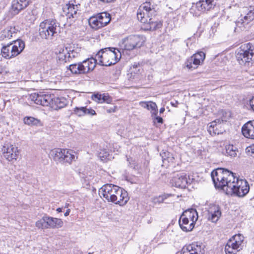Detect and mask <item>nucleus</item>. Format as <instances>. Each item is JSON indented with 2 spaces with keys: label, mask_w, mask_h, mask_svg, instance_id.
Masks as SVG:
<instances>
[{
  "label": "nucleus",
  "mask_w": 254,
  "mask_h": 254,
  "mask_svg": "<svg viewBox=\"0 0 254 254\" xmlns=\"http://www.w3.org/2000/svg\"><path fill=\"white\" fill-rule=\"evenodd\" d=\"M211 175L215 187L223 190L228 195L244 197L250 190L246 180L239 179L228 170L218 168L213 170Z\"/></svg>",
  "instance_id": "f257e3e1"
},
{
  "label": "nucleus",
  "mask_w": 254,
  "mask_h": 254,
  "mask_svg": "<svg viewBox=\"0 0 254 254\" xmlns=\"http://www.w3.org/2000/svg\"><path fill=\"white\" fill-rule=\"evenodd\" d=\"M156 14V11L154 6L150 1H146L138 8L137 17L141 22L148 25L147 29L154 31L162 26L160 21L153 20V17Z\"/></svg>",
  "instance_id": "f03ea898"
},
{
  "label": "nucleus",
  "mask_w": 254,
  "mask_h": 254,
  "mask_svg": "<svg viewBox=\"0 0 254 254\" xmlns=\"http://www.w3.org/2000/svg\"><path fill=\"white\" fill-rule=\"evenodd\" d=\"M99 64L103 66H111L116 64L121 58L120 51L114 48H106L100 50L95 56Z\"/></svg>",
  "instance_id": "7ed1b4c3"
},
{
  "label": "nucleus",
  "mask_w": 254,
  "mask_h": 254,
  "mask_svg": "<svg viewBox=\"0 0 254 254\" xmlns=\"http://www.w3.org/2000/svg\"><path fill=\"white\" fill-rule=\"evenodd\" d=\"M236 58L241 65L254 61V46L249 43L242 45L236 52Z\"/></svg>",
  "instance_id": "20e7f679"
},
{
  "label": "nucleus",
  "mask_w": 254,
  "mask_h": 254,
  "mask_svg": "<svg viewBox=\"0 0 254 254\" xmlns=\"http://www.w3.org/2000/svg\"><path fill=\"white\" fill-rule=\"evenodd\" d=\"M25 48V43L21 39L13 41L3 46L1 50L2 56L6 59L13 58L20 54Z\"/></svg>",
  "instance_id": "39448f33"
},
{
  "label": "nucleus",
  "mask_w": 254,
  "mask_h": 254,
  "mask_svg": "<svg viewBox=\"0 0 254 254\" xmlns=\"http://www.w3.org/2000/svg\"><path fill=\"white\" fill-rule=\"evenodd\" d=\"M97 62L96 58H88L82 62L69 65L68 69L75 74H86L94 70Z\"/></svg>",
  "instance_id": "423d86ee"
},
{
  "label": "nucleus",
  "mask_w": 254,
  "mask_h": 254,
  "mask_svg": "<svg viewBox=\"0 0 254 254\" xmlns=\"http://www.w3.org/2000/svg\"><path fill=\"white\" fill-rule=\"evenodd\" d=\"M59 23L55 19H47L40 24L39 33L42 38L52 39L57 35Z\"/></svg>",
  "instance_id": "0eeeda50"
},
{
  "label": "nucleus",
  "mask_w": 254,
  "mask_h": 254,
  "mask_svg": "<svg viewBox=\"0 0 254 254\" xmlns=\"http://www.w3.org/2000/svg\"><path fill=\"white\" fill-rule=\"evenodd\" d=\"M53 159L57 162L70 164L75 159L72 150L56 148L52 150L50 153Z\"/></svg>",
  "instance_id": "6e6552de"
},
{
  "label": "nucleus",
  "mask_w": 254,
  "mask_h": 254,
  "mask_svg": "<svg viewBox=\"0 0 254 254\" xmlns=\"http://www.w3.org/2000/svg\"><path fill=\"white\" fill-rule=\"evenodd\" d=\"M244 237L240 234H236L227 242L225 247L226 254H236L243 249L244 246Z\"/></svg>",
  "instance_id": "1a4fd4ad"
},
{
  "label": "nucleus",
  "mask_w": 254,
  "mask_h": 254,
  "mask_svg": "<svg viewBox=\"0 0 254 254\" xmlns=\"http://www.w3.org/2000/svg\"><path fill=\"white\" fill-rule=\"evenodd\" d=\"M145 42V38L138 35H129L122 40L121 46L126 50L130 51L140 48Z\"/></svg>",
  "instance_id": "9d476101"
},
{
  "label": "nucleus",
  "mask_w": 254,
  "mask_h": 254,
  "mask_svg": "<svg viewBox=\"0 0 254 254\" xmlns=\"http://www.w3.org/2000/svg\"><path fill=\"white\" fill-rule=\"evenodd\" d=\"M119 188V187L111 184H105L99 189V194L108 201L112 202Z\"/></svg>",
  "instance_id": "9b49d317"
},
{
  "label": "nucleus",
  "mask_w": 254,
  "mask_h": 254,
  "mask_svg": "<svg viewBox=\"0 0 254 254\" xmlns=\"http://www.w3.org/2000/svg\"><path fill=\"white\" fill-rule=\"evenodd\" d=\"M2 152L3 156L9 161L16 160L19 154L17 147L8 142L4 144Z\"/></svg>",
  "instance_id": "f8f14e48"
},
{
  "label": "nucleus",
  "mask_w": 254,
  "mask_h": 254,
  "mask_svg": "<svg viewBox=\"0 0 254 254\" xmlns=\"http://www.w3.org/2000/svg\"><path fill=\"white\" fill-rule=\"evenodd\" d=\"M30 0H12L9 10L10 17L17 15L29 4Z\"/></svg>",
  "instance_id": "ddd939ff"
},
{
  "label": "nucleus",
  "mask_w": 254,
  "mask_h": 254,
  "mask_svg": "<svg viewBox=\"0 0 254 254\" xmlns=\"http://www.w3.org/2000/svg\"><path fill=\"white\" fill-rule=\"evenodd\" d=\"M244 16L241 14L242 18L237 22V26L241 27V25L245 26L254 19V8L250 7H244L243 8Z\"/></svg>",
  "instance_id": "4468645a"
},
{
  "label": "nucleus",
  "mask_w": 254,
  "mask_h": 254,
  "mask_svg": "<svg viewBox=\"0 0 254 254\" xmlns=\"http://www.w3.org/2000/svg\"><path fill=\"white\" fill-rule=\"evenodd\" d=\"M173 185L177 188L185 189L189 184H190L191 181L188 179L187 175L184 173H180L176 174L172 179Z\"/></svg>",
  "instance_id": "2eb2a0df"
},
{
  "label": "nucleus",
  "mask_w": 254,
  "mask_h": 254,
  "mask_svg": "<svg viewBox=\"0 0 254 254\" xmlns=\"http://www.w3.org/2000/svg\"><path fill=\"white\" fill-rule=\"evenodd\" d=\"M204 252V246L196 243L184 247L181 254H203Z\"/></svg>",
  "instance_id": "dca6fc26"
},
{
  "label": "nucleus",
  "mask_w": 254,
  "mask_h": 254,
  "mask_svg": "<svg viewBox=\"0 0 254 254\" xmlns=\"http://www.w3.org/2000/svg\"><path fill=\"white\" fill-rule=\"evenodd\" d=\"M31 99L38 105L48 106L52 102V98L49 94L34 93L31 95Z\"/></svg>",
  "instance_id": "f3484780"
},
{
  "label": "nucleus",
  "mask_w": 254,
  "mask_h": 254,
  "mask_svg": "<svg viewBox=\"0 0 254 254\" xmlns=\"http://www.w3.org/2000/svg\"><path fill=\"white\" fill-rule=\"evenodd\" d=\"M128 200L129 197L127 191L120 187L116 195H115L112 202L119 204L120 206H123L127 202Z\"/></svg>",
  "instance_id": "a211bd4d"
},
{
  "label": "nucleus",
  "mask_w": 254,
  "mask_h": 254,
  "mask_svg": "<svg viewBox=\"0 0 254 254\" xmlns=\"http://www.w3.org/2000/svg\"><path fill=\"white\" fill-rule=\"evenodd\" d=\"M18 31V27L14 25H10L6 27L0 32V40H6L10 39Z\"/></svg>",
  "instance_id": "6ab92c4d"
},
{
  "label": "nucleus",
  "mask_w": 254,
  "mask_h": 254,
  "mask_svg": "<svg viewBox=\"0 0 254 254\" xmlns=\"http://www.w3.org/2000/svg\"><path fill=\"white\" fill-rule=\"evenodd\" d=\"M242 132L246 137L254 139V121L245 124L242 127Z\"/></svg>",
  "instance_id": "aec40b11"
},
{
  "label": "nucleus",
  "mask_w": 254,
  "mask_h": 254,
  "mask_svg": "<svg viewBox=\"0 0 254 254\" xmlns=\"http://www.w3.org/2000/svg\"><path fill=\"white\" fill-rule=\"evenodd\" d=\"M221 127V121L220 119L216 120L208 125V131L211 135L222 133V130L219 128Z\"/></svg>",
  "instance_id": "412c9836"
},
{
  "label": "nucleus",
  "mask_w": 254,
  "mask_h": 254,
  "mask_svg": "<svg viewBox=\"0 0 254 254\" xmlns=\"http://www.w3.org/2000/svg\"><path fill=\"white\" fill-rule=\"evenodd\" d=\"M46 223L48 226V229L52 228H60L63 226V222L62 219L57 218H54L46 215Z\"/></svg>",
  "instance_id": "4be33fe9"
},
{
  "label": "nucleus",
  "mask_w": 254,
  "mask_h": 254,
  "mask_svg": "<svg viewBox=\"0 0 254 254\" xmlns=\"http://www.w3.org/2000/svg\"><path fill=\"white\" fill-rule=\"evenodd\" d=\"M214 0H200L196 2L195 7L200 12H204L212 8Z\"/></svg>",
  "instance_id": "5701e85b"
},
{
  "label": "nucleus",
  "mask_w": 254,
  "mask_h": 254,
  "mask_svg": "<svg viewBox=\"0 0 254 254\" xmlns=\"http://www.w3.org/2000/svg\"><path fill=\"white\" fill-rule=\"evenodd\" d=\"M181 217L184 218V219L189 220L190 222L194 221V224L198 219V214L195 209L191 208L185 210L183 212Z\"/></svg>",
  "instance_id": "b1692460"
},
{
  "label": "nucleus",
  "mask_w": 254,
  "mask_h": 254,
  "mask_svg": "<svg viewBox=\"0 0 254 254\" xmlns=\"http://www.w3.org/2000/svg\"><path fill=\"white\" fill-rule=\"evenodd\" d=\"M77 8V5L73 4L66 5L63 8L64 14L67 16V18H75L76 17L77 11L78 10Z\"/></svg>",
  "instance_id": "393cba45"
},
{
  "label": "nucleus",
  "mask_w": 254,
  "mask_h": 254,
  "mask_svg": "<svg viewBox=\"0 0 254 254\" xmlns=\"http://www.w3.org/2000/svg\"><path fill=\"white\" fill-rule=\"evenodd\" d=\"M56 58L60 62L67 63L68 49L66 47H61L56 51Z\"/></svg>",
  "instance_id": "a878e982"
},
{
  "label": "nucleus",
  "mask_w": 254,
  "mask_h": 254,
  "mask_svg": "<svg viewBox=\"0 0 254 254\" xmlns=\"http://www.w3.org/2000/svg\"><path fill=\"white\" fill-rule=\"evenodd\" d=\"M179 223L182 230L186 232L191 231L194 227V221L190 222L189 220L184 219L182 217L180 218Z\"/></svg>",
  "instance_id": "bb28decb"
},
{
  "label": "nucleus",
  "mask_w": 254,
  "mask_h": 254,
  "mask_svg": "<svg viewBox=\"0 0 254 254\" xmlns=\"http://www.w3.org/2000/svg\"><path fill=\"white\" fill-rule=\"evenodd\" d=\"M140 106L147 110H151V116L158 114L157 106L155 103L152 101H141L139 103Z\"/></svg>",
  "instance_id": "cd10ccee"
},
{
  "label": "nucleus",
  "mask_w": 254,
  "mask_h": 254,
  "mask_svg": "<svg viewBox=\"0 0 254 254\" xmlns=\"http://www.w3.org/2000/svg\"><path fill=\"white\" fill-rule=\"evenodd\" d=\"M221 216V212L220 208L218 206H215L214 211L212 210L209 213L208 220L213 223H216L220 216Z\"/></svg>",
  "instance_id": "c85d7f7f"
},
{
  "label": "nucleus",
  "mask_w": 254,
  "mask_h": 254,
  "mask_svg": "<svg viewBox=\"0 0 254 254\" xmlns=\"http://www.w3.org/2000/svg\"><path fill=\"white\" fill-rule=\"evenodd\" d=\"M52 104L56 110L61 109L65 107L67 104V101L64 98H56L52 99Z\"/></svg>",
  "instance_id": "c756f323"
},
{
  "label": "nucleus",
  "mask_w": 254,
  "mask_h": 254,
  "mask_svg": "<svg viewBox=\"0 0 254 254\" xmlns=\"http://www.w3.org/2000/svg\"><path fill=\"white\" fill-rule=\"evenodd\" d=\"M99 16V22L103 27L107 25L111 21V15L109 13L104 12L98 14Z\"/></svg>",
  "instance_id": "7c9ffc66"
},
{
  "label": "nucleus",
  "mask_w": 254,
  "mask_h": 254,
  "mask_svg": "<svg viewBox=\"0 0 254 254\" xmlns=\"http://www.w3.org/2000/svg\"><path fill=\"white\" fill-rule=\"evenodd\" d=\"M186 66L189 69H194L197 67L198 65H200L197 61L196 59L192 55L188 59L186 63Z\"/></svg>",
  "instance_id": "2f4dec72"
},
{
  "label": "nucleus",
  "mask_w": 254,
  "mask_h": 254,
  "mask_svg": "<svg viewBox=\"0 0 254 254\" xmlns=\"http://www.w3.org/2000/svg\"><path fill=\"white\" fill-rule=\"evenodd\" d=\"M23 122L25 125L30 126H38L41 125V121L39 119L32 117H24Z\"/></svg>",
  "instance_id": "473e14b6"
},
{
  "label": "nucleus",
  "mask_w": 254,
  "mask_h": 254,
  "mask_svg": "<svg viewBox=\"0 0 254 254\" xmlns=\"http://www.w3.org/2000/svg\"><path fill=\"white\" fill-rule=\"evenodd\" d=\"M225 149L226 153L227 156H229L231 157H235L237 156L238 150L236 147L229 144L226 146Z\"/></svg>",
  "instance_id": "72a5a7b5"
},
{
  "label": "nucleus",
  "mask_w": 254,
  "mask_h": 254,
  "mask_svg": "<svg viewBox=\"0 0 254 254\" xmlns=\"http://www.w3.org/2000/svg\"><path fill=\"white\" fill-rule=\"evenodd\" d=\"M89 23L91 27L95 29L101 28V24L99 22V16L97 15L96 17H92L89 20Z\"/></svg>",
  "instance_id": "f704fd0d"
},
{
  "label": "nucleus",
  "mask_w": 254,
  "mask_h": 254,
  "mask_svg": "<svg viewBox=\"0 0 254 254\" xmlns=\"http://www.w3.org/2000/svg\"><path fill=\"white\" fill-rule=\"evenodd\" d=\"M163 162L164 163H165L166 161L170 163H173L174 162L175 157L172 154H171L169 152H164L163 154H161Z\"/></svg>",
  "instance_id": "c9c22d12"
},
{
  "label": "nucleus",
  "mask_w": 254,
  "mask_h": 254,
  "mask_svg": "<svg viewBox=\"0 0 254 254\" xmlns=\"http://www.w3.org/2000/svg\"><path fill=\"white\" fill-rule=\"evenodd\" d=\"M46 215L42 217V218L36 222V226L38 228L41 229H48V226L46 223Z\"/></svg>",
  "instance_id": "e433bc0d"
},
{
  "label": "nucleus",
  "mask_w": 254,
  "mask_h": 254,
  "mask_svg": "<svg viewBox=\"0 0 254 254\" xmlns=\"http://www.w3.org/2000/svg\"><path fill=\"white\" fill-rule=\"evenodd\" d=\"M193 56L196 59L197 61L200 64L203 63L205 58V54L202 51L198 52L193 54Z\"/></svg>",
  "instance_id": "4c0bfd02"
},
{
  "label": "nucleus",
  "mask_w": 254,
  "mask_h": 254,
  "mask_svg": "<svg viewBox=\"0 0 254 254\" xmlns=\"http://www.w3.org/2000/svg\"><path fill=\"white\" fill-rule=\"evenodd\" d=\"M109 156V152L106 149H100L98 153V156L102 161L105 160Z\"/></svg>",
  "instance_id": "58836bf2"
},
{
  "label": "nucleus",
  "mask_w": 254,
  "mask_h": 254,
  "mask_svg": "<svg viewBox=\"0 0 254 254\" xmlns=\"http://www.w3.org/2000/svg\"><path fill=\"white\" fill-rule=\"evenodd\" d=\"M79 56V53L74 50H68L67 55V62H70L74 58L77 57Z\"/></svg>",
  "instance_id": "ea45409f"
},
{
  "label": "nucleus",
  "mask_w": 254,
  "mask_h": 254,
  "mask_svg": "<svg viewBox=\"0 0 254 254\" xmlns=\"http://www.w3.org/2000/svg\"><path fill=\"white\" fill-rule=\"evenodd\" d=\"M85 111L86 107H76L74 109L75 113L79 117L85 115Z\"/></svg>",
  "instance_id": "a19ab883"
},
{
  "label": "nucleus",
  "mask_w": 254,
  "mask_h": 254,
  "mask_svg": "<svg viewBox=\"0 0 254 254\" xmlns=\"http://www.w3.org/2000/svg\"><path fill=\"white\" fill-rule=\"evenodd\" d=\"M102 96H103V94H101V93H99L94 94L92 96V99L93 101H94L98 103H102Z\"/></svg>",
  "instance_id": "79ce46f5"
},
{
  "label": "nucleus",
  "mask_w": 254,
  "mask_h": 254,
  "mask_svg": "<svg viewBox=\"0 0 254 254\" xmlns=\"http://www.w3.org/2000/svg\"><path fill=\"white\" fill-rule=\"evenodd\" d=\"M102 103H107L108 104H111L112 102V98L108 94L104 93L102 97Z\"/></svg>",
  "instance_id": "37998d69"
},
{
  "label": "nucleus",
  "mask_w": 254,
  "mask_h": 254,
  "mask_svg": "<svg viewBox=\"0 0 254 254\" xmlns=\"http://www.w3.org/2000/svg\"><path fill=\"white\" fill-rule=\"evenodd\" d=\"M246 152L248 155L254 153V145H251L246 148Z\"/></svg>",
  "instance_id": "c03bdc74"
},
{
  "label": "nucleus",
  "mask_w": 254,
  "mask_h": 254,
  "mask_svg": "<svg viewBox=\"0 0 254 254\" xmlns=\"http://www.w3.org/2000/svg\"><path fill=\"white\" fill-rule=\"evenodd\" d=\"M31 12L29 11H25L23 13V16H24V19L25 21H31L32 19L29 17L31 16L30 15Z\"/></svg>",
  "instance_id": "a18cd8bd"
},
{
  "label": "nucleus",
  "mask_w": 254,
  "mask_h": 254,
  "mask_svg": "<svg viewBox=\"0 0 254 254\" xmlns=\"http://www.w3.org/2000/svg\"><path fill=\"white\" fill-rule=\"evenodd\" d=\"M86 111H85V115H91V116H93V115H96L95 111L91 108L87 109L86 108Z\"/></svg>",
  "instance_id": "49530a36"
},
{
  "label": "nucleus",
  "mask_w": 254,
  "mask_h": 254,
  "mask_svg": "<svg viewBox=\"0 0 254 254\" xmlns=\"http://www.w3.org/2000/svg\"><path fill=\"white\" fill-rule=\"evenodd\" d=\"M152 117L154 118V123H155V122L156 121L158 123H160V124L163 123V119L160 117L157 116V114L156 115V116L153 115Z\"/></svg>",
  "instance_id": "de8ad7c7"
},
{
  "label": "nucleus",
  "mask_w": 254,
  "mask_h": 254,
  "mask_svg": "<svg viewBox=\"0 0 254 254\" xmlns=\"http://www.w3.org/2000/svg\"><path fill=\"white\" fill-rule=\"evenodd\" d=\"M248 104L250 106L251 109L254 112V97H253L251 99H250Z\"/></svg>",
  "instance_id": "09e8293b"
},
{
  "label": "nucleus",
  "mask_w": 254,
  "mask_h": 254,
  "mask_svg": "<svg viewBox=\"0 0 254 254\" xmlns=\"http://www.w3.org/2000/svg\"><path fill=\"white\" fill-rule=\"evenodd\" d=\"M117 109V106H113V107H111L110 108H107L106 111L108 113H114L116 111Z\"/></svg>",
  "instance_id": "8fccbe9b"
},
{
  "label": "nucleus",
  "mask_w": 254,
  "mask_h": 254,
  "mask_svg": "<svg viewBox=\"0 0 254 254\" xmlns=\"http://www.w3.org/2000/svg\"><path fill=\"white\" fill-rule=\"evenodd\" d=\"M172 106L176 107L178 104V102L177 101H175L174 102H171V103Z\"/></svg>",
  "instance_id": "3c124183"
},
{
  "label": "nucleus",
  "mask_w": 254,
  "mask_h": 254,
  "mask_svg": "<svg viewBox=\"0 0 254 254\" xmlns=\"http://www.w3.org/2000/svg\"><path fill=\"white\" fill-rule=\"evenodd\" d=\"M100 1L105 3H110L114 1L115 0H100Z\"/></svg>",
  "instance_id": "603ef678"
},
{
  "label": "nucleus",
  "mask_w": 254,
  "mask_h": 254,
  "mask_svg": "<svg viewBox=\"0 0 254 254\" xmlns=\"http://www.w3.org/2000/svg\"><path fill=\"white\" fill-rule=\"evenodd\" d=\"M70 213V209H67L66 211L64 213V215L65 216H67Z\"/></svg>",
  "instance_id": "864d4df0"
},
{
  "label": "nucleus",
  "mask_w": 254,
  "mask_h": 254,
  "mask_svg": "<svg viewBox=\"0 0 254 254\" xmlns=\"http://www.w3.org/2000/svg\"><path fill=\"white\" fill-rule=\"evenodd\" d=\"M165 111V108H161L160 109V113H163Z\"/></svg>",
  "instance_id": "5fc2aeb1"
},
{
  "label": "nucleus",
  "mask_w": 254,
  "mask_h": 254,
  "mask_svg": "<svg viewBox=\"0 0 254 254\" xmlns=\"http://www.w3.org/2000/svg\"><path fill=\"white\" fill-rule=\"evenodd\" d=\"M57 211H58V212H61L62 211V209L61 208H58L57 209Z\"/></svg>",
  "instance_id": "6e6d98bb"
},
{
  "label": "nucleus",
  "mask_w": 254,
  "mask_h": 254,
  "mask_svg": "<svg viewBox=\"0 0 254 254\" xmlns=\"http://www.w3.org/2000/svg\"><path fill=\"white\" fill-rule=\"evenodd\" d=\"M221 121L222 122H226L227 121V120L225 119V118H222Z\"/></svg>",
  "instance_id": "4d7b16f0"
},
{
  "label": "nucleus",
  "mask_w": 254,
  "mask_h": 254,
  "mask_svg": "<svg viewBox=\"0 0 254 254\" xmlns=\"http://www.w3.org/2000/svg\"><path fill=\"white\" fill-rule=\"evenodd\" d=\"M127 161H128V162H129V164H131V162H130V160H129V158H127Z\"/></svg>",
  "instance_id": "13d9d810"
}]
</instances>
